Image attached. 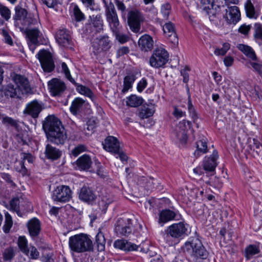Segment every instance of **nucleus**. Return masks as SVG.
<instances>
[{"label":"nucleus","instance_id":"nucleus-1","mask_svg":"<svg viewBox=\"0 0 262 262\" xmlns=\"http://www.w3.org/2000/svg\"><path fill=\"white\" fill-rule=\"evenodd\" d=\"M42 128L48 141L57 145H63L68 136L61 121L54 115L47 116L42 123Z\"/></svg>","mask_w":262,"mask_h":262},{"label":"nucleus","instance_id":"nucleus-2","mask_svg":"<svg viewBox=\"0 0 262 262\" xmlns=\"http://www.w3.org/2000/svg\"><path fill=\"white\" fill-rule=\"evenodd\" d=\"M70 249L76 253L93 251V244L90 237L85 234L80 233L72 236L69 239Z\"/></svg>","mask_w":262,"mask_h":262},{"label":"nucleus","instance_id":"nucleus-3","mask_svg":"<svg viewBox=\"0 0 262 262\" xmlns=\"http://www.w3.org/2000/svg\"><path fill=\"white\" fill-rule=\"evenodd\" d=\"M183 249L185 252L193 256L196 260L205 259L208 256V251L198 238H193L190 241L186 242Z\"/></svg>","mask_w":262,"mask_h":262},{"label":"nucleus","instance_id":"nucleus-4","mask_svg":"<svg viewBox=\"0 0 262 262\" xmlns=\"http://www.w3.org/2000/svg\"><path fill=\"white\" fill-rule=\"evenodd\" d=\"M114 245L115 248L121 249L125 252L137 251L140 249L141 252L146 254L149 253L150 256H152V254H150L149 244L145 242L140 245H137L127 240L118 239L114 242Z\"/></svg>","mask_w":262,"mask_h":262},{"label":"nucleus","instance_id":"nucleus-5","mask_svg":"<svg viewBox=\"0 0 262 262\" xmlns=\"http://www.w3.org/2000/svg\"><path fill=\"white\" fill-rule=\"evenodd\" d=\"M169 59V54L163 48H157L154 50L149 59V65L154 68L163 67Z\"/></svg>","mask_w":262,"mask_h":262},{"label":"nucleus","instance_id":"nucleus-6","mask_svg":"<svg viewBox=\"0 0 262 262\" xmlns=\"http://www.w3.org/2000/svg\"><path fill=\"white\" fill-rule=\"evenodd\" d=\"M145 20L144 15L137 9H133L128 12L127 23L130 29L135 33L139 32L141 24Z\"/></svg>","mask_w":262,"mask_h":262},{"label":"nucleus","instance_id":"nucleus-7","mask_svg":"<svg viewBox=\"0 0 262 262\" xmlns=\"http://www.w3.org/2000/svg\"><path fill=\"white\" fill-rule=\"evenodd\" d=\"M187 225L183 222H179L170 225L167 230V234L164 238L169 243V244H171V243L169 241V238L170 237L178 238L187 235Z\"/></svg>","mask_w":262,"mask_h":262},{"label":"nucleus","instance_id":"nucleus-8","mask_svg":"<svg viewBox=\"0 0 262 262\" xmlns=\"http://www.w3.org/2000/svg\"><path fill=\"white\" fill-rule=\"evenodd\" d=\"M105 14L111 31L122 28L115 6L112 2L105 5Z\"/></svg>","mask_w":262,"mask_h":262},{"label":"nucleus","instance_id":"nucleus-9","mask_svg":"<svg viewBox=\"0 0 262 262\" xmlns=\"http://www.w3.org/2000/svg\"><path fill=\"white\" fill-rule=\"evenodd\" d=\"M72 198V191L69 186L59 185L53 191L52 198L54 201L59 202H68Z\"/></svg>","mask_w":262,"mask_h":262},{"label":"nucleus","instance_id":"nucleus-10","mask_svg":"<svg viewBox=\"0 0 262 262\" xmlns=\"http://www.w3.org/2000/svg\"><path fill=\"white\" fill-rule=\"evenodd\" d=\"M36 56L45 72L49 73L54 70L55 64L50 52L45 50H42L37 53Z\"/></svg>","mask_w":262,"mask_h":262},{"label":"nucleus","instance_id":"nucleus-11","mask_svg":"<svg viewBox=\"0 0 262 262\" xmlns=\"http://www.w3.org/2000/svg\"><path fill=\"white\" fill-rule=\"evenodd\" d=\"M133 224L129 219H120L118 220L115 230L118 235L127 236L132 232Z\"/></svg>","mask_w":262,"mask_h":262},{"label":"nucleus","instance_id":"nucleus-12","mask_svg":"<svg viewBox=\"0 0 262 262\" xmlns=\"http://www.w3.org/2000/svg\"><path fill=\"white\" fill-rule=\"evenodd\" d=\"M190 121L185 120L180 121L176 127L175 134L177 139L182 144H186L187 140V131L191 127Z\"/></svg>","mask_w":262,"mask_h":262},{"label":"nucleus","instance_id":"nucleus-13","mask_svg":"<svg viewBox=\"0 0 262 262\" xmlns=\"http://www.w3.org/2000/svg\"><path fill=\"white\" fill-rule=\"evenodd\" d=\"M42 110V103L36 100H34L26 105L23 113L25 115H28L32 118L35 119L38 117L39 113Z\"/></svg>","mask_w":262,"mask_h":262},{"label":"nucleus","instance_id":"nucleus-14","mask_svg":"<svg viewBox=\"0 0 262 262\" xmlns=\"http://www.w3.org/2000/svg\"><path fill=\"white\" fill-rule=\"evenodd\" d=\"M48 87L50 92L53 96H60L67 88L63 81L57 78H53L49 81Z\"/></svg>","mask_w":262,"mask_h":262},{"label":"nucleus","instance_id":"nucleus-15","mask_svg":"<svg viewBox=\"0 0 262 262\" xmlns=\"http://www.w3.org/2000/svg\"><path fill=\"white\" fill-rule=\"evenodd\" d=\"M55 39L60 46L68 48H72L71 37L67 30L65 29L58 30L56 33Z\"/></svg>","mask_w":262,"mask_h":262},{"label":"nucleus","instance_id":"nucleus-16","mask_svg":"<svg viewBox=\"0 0 262 262\" xmlns=\"http://www.w3.org/2000/svg\"><path fill=\"white\" fill-rule=\"evenodd\" d=\"M241 13L237 6L228 7L224 16L227 23L235 25L240 19Z\"/></svg>","mask_w":262,"mask_h":262},{"label":"nucleus","instance_id":"nucleus-17","mask_svg":"<svg viewBox=\"0 0 262 262\" xmlns=\"http://www.w3.org/2000/svg\"><path fill=\"white\" fill-rule=\"evenodd\" d=\"M13 81L18 89L23 94H28L31 92V87L28 79L24 76L15 74L13 77Z\"/></svg>","mask_w":262,"mask_h":262},{"label":"nucleus","instance_id":"nucleus-18","mask_svg":"<svg viewBox=\"0 0 262 262\" xmlns=\"http://www.w3.org/2000/svg\"><path fill=\"white\" fill-rule=\"evenodd\" d=\"M29 42L34 45L45 44L46 40L38 29H31L27 31Z\"/></svg>","mask_w":262,"mask_h":262},{"label":"nucleus","instance_id":"nucleus-19","mask_svg":"<svg viewBox=\"0 0 262 262\" xmlns=\"http://www.w3.org/2000/svg\"><path fill=\"white\" fill-rule=\"evenodd\" d=\"M219 158L216 150H213L212 154L208 157H205L203 161V167L205 170L213 171L217 166V160Z\"/></svg>","mask_w":262,"mask_h":262},{"label":"nucleus","instance_id":"nucleus-20","mask_svg":"<svg viewBox=\"0 0 262 262\" xmlns=\"http://www.w3.org/2000/svg\"><path fill=\"white\" fill-rule=\"evenodd\" d=\"M97 40V41L94 42L93 46L98 53L101 51H107L112 47L111 41L107 35L100 36Z\"/></svg>","mask_w":262,"mask_h":262},{"label":"nucleus","instance_id":"nucleus-21","mask_svg":"<svg viewBox=\"0 0 262 262\" xmlns=\"http://www.w3.org/2000/svg\"><path fill=\"white\" fill-rule=\"evenodd\" d=\"M103 148L107 151L112 154L118 152L120 148V143L117 138L114 136H108L104 140L103 144Z\"/></svg>","mask_w":262,"mask_h":262},{"label":"nucleus","instance_id":"nucleus-22","mask_svg":"<svg viewBox=\"0 0 262 262\" xmlns=\"http://www.w3.org/2000/svg\"><path fill=\"white\" fill-rule=\"evenodd\" d=\"M138 46L142 52L150 51L154 47V40L152 37L148 34L142 35L138 40Z\"/></svg>","mask_w":262,"mask_h":262},{"label":"nucleus","instance_id":"nucleus-23","mask_svg":"<svg viewBox=\"0 0 262 262\" xmlns=\"http://www.w3.org/2000/svg\"><path fill=\"white\" fill-rule=\"evenodd\" d=\"M46 157L50 160L55 161L59 159L62 156V151L59 148L52 145L50 143L47 144L45 150Z\"/></svg>","mask_w":262,"mask_h":262},{"label":"nucleus","instance_id":"nucleus-24","mask_svg":"<svg viewBox=\"0 0 262 262\" xmlns=\"http://www.w3.org/2000/svg\"><path fill=\"white\" fill-rule=\"evenodd\" d=\"M79 197L81 201L88 203L93 202L96 199V195L92 188L85 186L81 188Z\"/></svg>","mask_w":262,"mask_h":262},{"label":"nucleus","instance_id":"nucleus-25","mask_svg":"<svg viewBox=\"0 0 262 262\" xmlns=\"http://www.w3.org/2000/svg\"><path fill=\"white\" fill-rule=\"evenodd\" d=\"M90 18L91 23L89 26L91 28V32L98 33L103 30V22L100 14L90 16Z\"/></svg>","mask_w":262,"mask_h":262},{"label":"nucleus","instance_id":"nucleus-26","mask_svg":"<svg viewBox=\"0 0 262 262\" xmlns=\"http://www.w3.org/2000/svg\"><path fill=\"white\" fill-rule=\"evenodd\" d=\"M163 30L165 36L169 38V40L175 43H178V39L175 31L174 25L171 22L165 24L163 26Z\"/></svg>","mask_w":262,"mask_h":262},{"label":"nucleus","instance_id":"nucleus-27","mask_svg":"<svg viewBox=\"0 0 262 262\" xmlns=\"http://www.w3.org/2000/svg\"><path fill=\"white\" fill-rule=\"evenodd\" d=\"M28 229L30 235L33 238L36 237L40 231V223L36 218H33L28 223Z\"/></svg>","mask_w":262,"mask_h":262},{"label":"nucleus","instance_id":"nucleus-28","mask_svg":"<svg viewBox=\"0 0 262 262\" xmlns=\"http://www.w3.org/2000/svg\"><path fill=\"white\" fill-rule=\"evenodd\" d=\"M76 163L79 169L88 170L91 168L93 162L90 156L84 154L77 160Z\"/></svg>","mask_w":262,"mask_h":262},{"label":"nucleus","instance_id":"nucleus-29","mask_svg":"<svg viewBox=\"0 0 262 262\" xmlns=\"http://www.w3.org/2000/svg\"><path fill=\"white\" fill-rule=\"evenodd\" d=\"M86 105L85 101L82 98L77 97L72 101L70 110L73 115H76L80 112Z\"/></svg>","mask_w":262,"mask_h":262},{"label":"nucleus","instance_id":"nucleus-30","mask_svg":"<svg viewBox=\"0 0 262 262\" xmlns=\"http://www.w3.org/2000/svg\"><path fill=\"white\" fill-rule=\"evenodd\" d=\"M176 217V213L169 209L162 210L159 213V223L164 224L173 220Z\"/></svg>","mask_w":262,"mask_h":262},{"label":"nucleus","instance_id":"nucleus-31","mask_svg":"<svg viewBox=\"0 0 262 262\" xmlns=\"http://www.w3.org/2000/svg\"><path fill=\"white\" fill-rule=\"evenodd\" d=\"M4 93L6 96L13 97H20L23 93L19 89H18L16 85L9 84L4 89Z\"/></svg>","mask_w":262,"mask_h":262},{"label":"nucleus","instance_id":"nucleus-32","mask_svg":"<svg viewBox=\"0 0 262 262\" xmlns=\"http://www.w3.org/2000/svg\"><path fill=\"white\" fill-rule=\"evenodd\" d=\"M245 9L247 16L249 18H256L258 16L256 7L251 2V0H247L245 4Z\"/></svg>","mask_w":262,"mask_h":262},{"label":"nucleus","instance_id":"nucleus-33","mask_svg":"<svg viewBox=\"0 0 262 262\" xmlns=\"http://www.w3.org/2000/svg\"><path fill=\"white\" fill-rule=\"evenodd\" d=\"M196 149L194 152V155L196 157H199L202 154H204L207 151V144L206 139H202L198 141L196 143Z\"/></svg>","mask_w":262,"mask_h":262},{"label":"nucleus","instance_id":"nucleus-34","mask_svg":"<svg viewBox=\"0 0 262 262\" xmlns=\"http://www.w3.org/2000/svg\"><path fill=\"white\" fill-rule=\"evenodd\" d=\"M260 249L258 245H249L245 250V256L247 260L251 259L253 256L258 254L260 252Z\"/></svg>","mask_w":262,"mask_h":262},{"label":"nucleus","instance_id":"nucleus-35","mask_svg":"<svg viewBox=\"0 0 262 262\" xmlns=\"http://www.w3.org/2000/svg\"><path fill=\"white\" fill-rule=\"evenodd\" d=\"M237 48L251 59L253 60L256 59L255 52L250 47L243 44H239L238 45Z\"/></svg>","mask_w":262,"mask_h":262},{"label":"nucleus","instance_id":"nucleus-36","mask_svg":"<svg viewBox=\"0 0 262 262\" xmlns=\"http://www.w3.org/2000/svg\"><path fill=\"white\" fill-rule=\"evenodd\" d=\"M143 102L142 98L136 95H132L127 98L126 104L130 107H138L141 105Z\"/></svg>","mask_w":262,"mask_h":262},{"label":"nucleus","instance_id":"nucleus-37","mask_svg":"<svg viewBox=\"0 0 262 262\" xmlns=\"http://www.w3.org/2000/svg\"><path fill=\"white\" fill-rule=\"evenodd\" d=\"M136 76L134 74L127 75L124 78L123 81V88L122 92L125 93L128 91L129 89L132 87V85L136 80Z\"/></svg>","mask_w":262,"mask_h":262},{"label":"nucleus","instance_id":"nucleus-38","mask_svg":"<svg viewBox=\"0 0 262 262\" xmlns=\"http://www.w3.org/2000/svg\"><path fill=\"white\" fill-rule=\"evenodd\" d=\"M121 29L118 28L112 32L116 40L121 43H124L129 40V37L126 34L121 33Z\"/></svg>","mask_w":262,"mask_h":262},{"label":"nucleus","instance_id":"nucleus-39","mask_svg":"<svg viewBox=\"0 0 262 262\" xmlns=\"http://www.w3.org/2000/svg\"><path fill=\"white\" fill-rule=\"evenodd\" d=\"M15 14L13 16V19L15 20L29 19V18L27 17V12L25 9L20 7L17 6L15 7Z\"/></svg>","mask_w":262,"mask_h":262},{"label":"nucleus","instance_id":"nucleus-40","mask_svg":"<svg viewBox=\"0 0 262 262\" xmlns=\"http://www.w3.org/2000/svg\"><path fill=\"white\" fill-rule=\"evenodd\" d=\"M96 243L98 250L102 251L105 249V239L104 236L101 232H99L96 236Z\"/></svg>","mask_w":262,"mask_h":262},{"label":"nucleus","instance_id":"nucleus-41","mask_svg":"<svg viewBox=\"0 0 262 262\" xmlns=\"http://www.w3.org/2000/svg\"><path fill=\"white\" fill-rule=\"evenodd\" d=\"M171 12V6L168 3H166L162 5L160 12V16L159 19L161 20H166Z\"/></svg>","mask_w":262,"mask_h":262},{"label":"nucleus","instance_id":"nucleus-42","mask_svg":"<svg viewBox=\"0 0 262 262\" xmlns=\"http://www.w3.org/2000/svg\"><path fill=\"white\" fill-rule=\"evenodd\" d=\"M76 86H77L76 90L79 93L90 98L92 100H94V94L89 88L77 83Z\"/></svg>","mask_w":262,"mask_h":262},{"label":"nucleus","instance_id":"nucleus-43","mask_svg":"<svg viewBox=\"0 0 262 262\" xmlns=\"http://www.w3.org/2000/svg\"><path fill=\"white\" fill-rule=\"evenodd\" d=\"M155 112L153 108L143 106L140 110L139 116L141 119L147 118L151 116Z\"/></svg>","mask_w":262,"mask_h":262},{"label":"nucleus","instance_id":"nucleus-44","mask_svg":"<svg viewBox=\"0 0 262 262\" xmlns=\"http://www.w3.org/2000/svg\"><path fill=\"white\" fill-rule=\"evenodd\" d=\"M18 245L21 250L25 254L28 255L29 249L28 247L27 240L24 236H20L18 240Z\"/></svg>","mask_w":262,"mask_h":262},{"label":"nucleus","instance_id":"nucleus-45","mask_svg":"<svg viewBox=\"0 0 262 262\" xmlns=\"http://www.w3.org/2000/svg\"><path fill=\"white\" fill-rule=\"evenodd\" d=\"M61 71L64 74L66 77L73 84L77 85V83L74 79L72 77L70 70L65 62L61 63Z\"/></svg>","mask_w":262,"mask_h":262},{"label":"nucleus","instance_id":"nucleus-46","mask_svg":"<svg viewBox=\"0 0 262 262\" xmlns=\"http://www.w3.org/2000/svg\"><path fill=\"white\" fill-rule=\"evenodd\" d=\"M5 225L4 226V230L5 233L9 232L10 228L12 226L13 222L12 220V217L11 215L9 214L8 212H6L5 213Z\"/></svg>","mask_w":262,"mask_h":262},{"label":"nucleus","instance_id":"nucleus-47","mask_svg":"<svg viewBox=\"0 0 262 262\" xmlns=\"http://www.w3.org/2000/svg\"><path fill=\"white\" fill-rule=\"evenodd\" d=\"M87 147L83 144H79L75 146L71 151V155L75 157H77L81 153L86 151Z\"/></svg>","mask_w":262,"mask_h":262},{"label":"nucleus","instance_id":"nucleus-48","mask_svg":"<svg viewBox=\"0 0 262 262\" xmlns=\"http://www.w3.org/2000/svg\"><path fill=\"white\" fill-rule=\"evenodd\" d=\"M19 204V199L18 198H13L10 201L9 209L12 211H15L18 215H20Z\"/></svg>","mask_w":262,"mask_h":262},{"label":"nucleus","instance_id":"nucleus-49","mask_svg":"<svg viewBox=\"0 0 262 262\" xmlns=\"http://www.w3.org/2000/svg\"><path fill=\"white\" fill-rule=\"evenodd\" d=\"M73 13L77 21H81L85 18L84 14L81 11L77 5L74 6Z\"/></svg>","mask_w":262,"mask_h":262},{"label":"nucleus","instance_id":"nucleus-50","mask_svg":"<svg viewBox=\"0 0 262 262\" xmlns=\"http://www.w3.org/2000/svg\"><path fill=\"white\" fill-rule=\"evenodd\" d=\"M0 14L7 21L11 17V11L8 8L0 4Z\"/></svg>","mask_w":262,"mask_h":262},{"label":"nucleus","instance_id":"nucleus-51","mask_svg":"<svg viewBox=\"0 0 262 262\" xmlns=\"http://www.w3.org/2000/svg\"><path fill=\"white\" fill-rule=\"evenodd\" d=\"M15 169L16 171L20 172L23 176L27 174V169L25 166L24 161H18L15 163Z\"/></svg>","mask_w":262,"mask_h":262},{"label":"nucleus","instance_id":"nucleus-52","mask_svg":"<svg viewBox=\"0 0 262 262\" xmlns=\"http://www.w3.org/2000/svg\"><path fill=\"white\" fill-rule=\"evenodd\" d=\"M230 45L229 43H224L223 45V47L221 49H216L214 51V54L219 55H224L226 54L227 52L229 50Z\"/></svg>","mask_w":262,"mask_h":262},{"label":"nucleus","instance_id":"nucleus-53","mask_svg":"<svg viewBox=\"0 0 262 262\" xmlns=\"http://www.w3.org/2000/svg\"><path fill=\"white\" fill-rule=\"evenodd\" d=\"M2 178L7 183L10 187L13 188L16 187V185L14 182L13 180L12 179L11 176L9 174L3 173L2 174Z\"/></svg>","mask_w":262,"mask_h":262},{"label":"nucleus","instance_id":"nucleus-54","mask_svg":"<svg viewBox=\"0 0 262 262\" xmlns=\"http://www.w3.org/2000/svg\"><path fill=\"white\" fill-rule=\"evenodd\" d=\"M2 122L7 126H15L17 124L16 120L8 116L3 117Z\"/></svg>","mask_w":262,"mask_h":262},{"label":"nucleus","instance_id":"nucleus-55","mask_svg":"<svg viewBox=\"0 0 262 262\" xmlns=\"http://www.w3.org/2000/svg\"><path fill=\"white\" fill-rule=\"evenodd\" d=\"M251 67L254 69V71L257 73L259 75L262 76V63L254 61L249 62Z\"/></svg>","mask_w":262,"mask_h":262},{"label":"nucleus","instance_id":"nucleus-56","mask_svg":"<svg viewBox=\"0 0 262 262\" xmlns=\"http://www.w3.org/2000/svg\"><path fill=\"white\" fill-rule=\"evenodd\" d=\"M82 3L92 11L98 9L97 6L95 5L94 0H81Z\"/></svg>","mask_w":262,"mask_h":262},{"label":"nucleus","instance_id":"nucleus-57","mask_svg":"<svg viewBox=\"0 0 262 262\" xmlns=\"http://www.w3.org/2000/svg\"><path fill=\"white\" fill-rule=\"evenodd\" d=\"M14 256V252L11 248L6 249L3 254L4 258L6 260H11Z\"/></svg>","mask_w":262,"mask_h":262},{"label":"nucleus","instance_id":"nucleus-58","mask_svg":"<svg viewBox=\"0 0 262 262\" xmlns=\"http://www.w3.org/2000/svg\"><path fill=\"white\" fill-rule=\"evenodd\" d=\"M255 33L254 36L256 38H259L262 40V28L260 24H255L254 25Z\"/></svg>","mask_w":262,"mask_h":262},{"label":"nucleus","instance_id":"nucleus-59","mask_svg":"<svg viewBox=\"0 0 262 262\" xmlns=\"http://www.w3.org/2000/svg\"><path fill=\"white\" fill-rule=\"evenodd\" d=\"M1 34L4 37L5 42L12 46L13 45V41L11 37L9 35L8 31L5 29L2 30Z\"/></svg>","mask_w":262,"mask_h":262},{"label":"nucleus","instance_id":"nucleus-60","mask_svg":"<svg viewBox=\"0 0 262 262\" xmlns=\"http://www.w3.org/2000/svg\"><path fill=\"white\" fill-rule=\"evenodd\" d=\"M147 80L145 78H142V79L138 83L137 89V91L141 93L144 90V89L147 86Z\"/></svg>","mask_w":262,"mask_h":262},{"label":"nucleus","instance_id":"nucleus-61","mask_svg":"<svg viewBox=\"0 0 262 262\" xmlns=\"http://www.w3.org/2000/svg\"><path fill=\"white\" fill-rule=\"evenodd\" d=\"M129 49L127 47L123 46L120 48L117 51V57H120L124 55L127 54L129 52Z\"/></svg>","mask_w":262,"mask_h":262},{"label":"nucleus","instance_id":"nucleus-62","mask_svg":"<svg viewBox=\"0 0 262 262\" xmlns=\"http://www.w3.org/2000/svg\"><path fill=\"white\" fill-rule=\"evenodd\" d=\"M21 158L22 159L21 161H24V163L26 161H27L29 163H32L33 161L32 156L29 153L21 152Z\"/></svg>","mask_w":262,"mask_h":262},{"label":"nucleus","instance_id":"nucleus-63","mask_svg":"<svg viewBox=\"0 0 262 262\" xmlns=\"http://www.w3.org/2000/svg\"><path fill=\"white\" fill-rule=\"evenodd\" d=\"M155 180L152 178H147L144 188L147 190H152L155 188Z\"/></svg>","mask_w":262,"mask_h":262},{"label":"nucleus","instance_id":"nucleus-64","mask_svg":"<svg viewBox=\"0 0 262 262\" xmlns=\"http://www.w3.org/2000/svg\"><path fill=\"white\" fill-rule=\"evenodd\" d=\"M96 122L94 119H89L86 123V129L93 132L96 127Z\"/></svg>","mask_w":262,"mask_h":262}]
</instances>
